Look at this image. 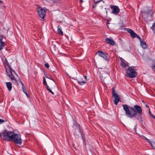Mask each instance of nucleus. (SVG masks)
<instances>
[{"instance_id":"nucleus-4","label":"nucleus","mask_w":155,"mask_h":155,"mask_svg":"<svg viewBox=\"0 0 155 155\" xmlns=\"http://www.w3.org/2000/svg\"><path fill=\"white\" fill-rule=\"evenodd\" d=\"M112 97L114 98L113 102L116 105L117 104L118 102L120 101V95L115 92L114 87H113L112 88Z\"/></svg>"},{"instance_id":"nucleus-17","label":"nucleus","mask_w":155,"mask_h":155,"mask_svg":"<svg viewBox=\"0 0 155 155\" xmlns=\"http://www.w3.org/2000/svg\"><path fill=\"white\" fill-rule=\"evenodd\" d=\"M19 80L20 81V83H21V84L22 85V90H23V91L25 93L27 92V91H26V88H25V87L24 85V84H23V83L21 81L20 78H19Z\"/></svg>"},{"instance_id":"nucleus-25","label":"nucleus","mask_w":155,"mask_h":155,"mask_svg":"<svg viewBox=\"0 0 155 155\" xmlns=\"http://www.w3.org/2000/svg\"><path fill=\"white\" fill-rule=\"evenodd\" d=\"M44 65H45V67L47 68H48L50 67L48 63H46Z\"/></svg>"},{"instance_id":"nucleus-23","label":"nucleus","mask_w":155,"mask_h":155,"mask_svg":"<svg viewBox=\"0 0 155 155\" xmlns=\"http://www.w3.org/2000/svg\"><path fill=\"white\" fill-rule=\"evenodd\" d=\"M43 84L45 85H47V83H46V80H45V77H43Z\"/></svg>"},{"instance_id":"nucleus-16","label":"nucleus","mask_w":155,"mask_h":155,"mask_svg":"<svg viewBox=\"0 0 155 155\" xmlns=\"http://www.w3.org/2000/svg\"><path fill=\"white\" fill-rule=\"evenodd\" d=\"M58 33L61 35H63V32L62 31L61 27L59 26H58Z\"/></svg>"},{"instance_id":"nucleus-11","label":"nucleus","mask_w":155,"mask_h":155,"mask_svg":"<svg viewBox=\"0 0 155 155\" xmlns=\"http://www.w3.org/2000/svg\"><path fill=\"white\" fill-rule=\"evenodd\" d=\"M78 82L79 84L80 85H82L85 84L87 82L86 80H84L83 77H80L78 79Z\"/></svg>"},{"instance_id":"nucleus-13","label":"nucleus","mask_w":155,"mask_h":155,"mask_svg":"<svg viewBox=\"0 0 155 155\" xmlns=\"http://www.w3.org/2000/svg\"><path fill=\"white\" fill-rule=\"evenodd\" d=\"M140 42L141 45L143 48L144 49L147 48V46L146 43L145 41H144L143 40H142L141 41H140Z\"/></svg>"},{"instance_id":"nucleus-12","label":"nucleus","mask_w":155,"mask_h":155,"mask_svg":"<svg viewBox=\"0 0 155 155\" xmlns=\"http://www.w3.org/2000/svg\"><path fill=\"white\" fill-rule=\"evenodd\" d=\"M152 11L150 10H149L145 12L144 13L142 14L144 16H149L151 15V13Z\"/></svg>"},{"instance_id":"nucleus-39","label":"nucleus","mask_w":155,"mask_h":155,"mask_svg":"<svg viewBox=\"0 0 155 155\" xmlns=\"http://www.w3.org/2000/svg\"><path fill=\"white\" fill-rule=\"evenodd\" d=\"M144 139H146V140H148L147 138H146L145 137H144Z\"/></svg>"},{"instance_id":"nucleus-14","label":"nucleus","mask_w":155,"mask_h":155,"mask_svg":"<svg viewBox=\"0 0 155 155\" xmlns=\"http://www.w3.org/2000/svg\"><path fill=\"white\" fill-rule=\"evenodd\" d=\"M6 85L8 90L10 91L12 89V84L10 82H7L6 83Z\"/></svg>"},{"instance_id":"nucleus-6","label":"nucleus","mask_w":155,"mask_h":155,"mask_svg":"<svg viewBox=\"0 0 155 155\" xmlns=\"http://www.w3.org/2000/svg\"><path fill=\"white\" fill-rule=\"evenodd\" d=\"M12 139L13 140L16 144H21L22 143V140L20 135L14 134Z\"/></svg>"},{"instance_id":"nucleus-40","label":"nucleus","mask_w":155,"mask_h":155,"mask_svg":"<svg viewBox=\"0 0 155 155\" xmlns=\"http://www.w3.org/2000/svg\"><path fill=\"white\" fill-rule=\"evenodd\" d=\"M3 3V2H2V1L0 0V3Z\"/></svg>"},{"instance_id":"nucleus-42","label":"nucleus","mask_w":155,"mask_h":155,"mask_svg":"<svg viewBox=\"0 0 155 155\" xmlns=\"http://www.w3.org/2000/svg\"><path fill=\"white\" fill-rule=\"evenodd\" d=\"M82 1V0H80V2H81Z\"/></svg>"},{"instance_id":"nucleus-33","label":"nucleus","mask_w":155,"mask_h":155,"mask_svg":"<svg viewBox=\"0 0 155 155\" xmlns=\"http://www.w3.org/2000/svg\"><path fill=\"white\" fill-rule=\"evenodd\" d=\"M149 114H150V116L152 117V116H154V115H153V114H151V112H150V110H149Z\"/></svg>"},{"instance_id":"nucleus-38","label":"nucleus","mask_w":155,"mask_h":155,"mask_svg":"<svg viewBox=\"0 0 155 155\" xmlns=\"http://www.w3.org/2000/svg\"><path fill=\"white\" fill-rule=\"evenodd\" d=\"M152 118L155 119V116H152Z\"/></svg>"},{"instance_id":"nucleus-2","label":"nucleus","mask_w":155,"mask_h":155,"mask_svg":"<svg viewBox=\"0 0 155 155\" xmlns=\"http://www.w3.org/2000/svg\"><path fill=\"white\" fill-rule=\"evenodd\" d=\"M6 64L10 70V72L11 73V74H9L7 72V70L6 69V71L7 73L8 74V76L9 77V78L11 80L13 83H17L18 84V81L15 78V76L13 74V72L16 75H17L16 72L13 69H12V68L11 67V66L10 65L8 62H6Z\"/></svg>"},{"instance_id":"nucleus-27","label":"nucleus","mask_w":155,"mask_h":155,"mask_svg":"<svg viewBox=\"0 0 155 155\" xmlns=\"http://www.w3.org/2000/svg\"><path fill=\"white\" fill-rule=\"evenodd\" d=\"M151 145L153 149H155V142H153L152 144H151Z\"/></svg>"},{"instance_id":"nucleus-18","label":"nucleus","mask_w":155,"mask_h":155,"mask_svg":"<svg viewBox=\"0 0 155 155\" xmlns=\"http://www.w3.org/2000/svg\"><path fill=\"white\" fill-rule=\"evenodd\" d=\"M44 75L47 78H48L50 79H51V80H52L53 81H54V79L52 78L47 73H45Z\"/></svg>"},{"instance_id":"nucleus-41","label":"nucleus","mask_w":155,"mask_h":155,"mask_svg":"<svg viewBox=\"0 0 155 155\" xmlns=\"http://www.w3.org/2000/svg\"><path fill=\"white\" fill-rule=\"evenodd\" d=\"M2 137V135L1 134V133H0V137Z\"/></svg>"},{"instance_id":"nucleus-5","label":"nucleus","mask_w":155,"mask_h":155,"mask_svg":"<svg viewBox=\"0 0 155 155\" xmlns=\"http://www.w3.org/2000/svg\"><path fill=\"white\" fill-rule=\"evenodd\" d=\"M14 132L12 131H5L3 132V135L4 139L7 141L12 139L14 134Z\"/></svg>"},{"instance_id":"nucleus-34","label":"nucleus","mask_w":155,"mask_h":155,"mask_svg":"<svg viewBox=\"0 0 155 155\" xmlns=\"http://www.w3.org/2000/svg\"><path fill=\"white\" fill-rule=\"evenodd\" d=\"M84 80H86V82H87V77L86 76V75H84Z\"/></svg>"},{"instance_id":"nucleus-37","label":"nucleus","mask_w":155,"mask_h":155,"mask_svg":"<svg viewBox=\"0 0 155 155\" xmlns=\"http://www.w3.org/2000/svg\"><path fill=\"white\" fill-rule=\"evenodd\" d=\"M145 106H146V107L149 108V106L147 104H146Z\"/></svg>"},{"instance_id":"nucleus-10","label":"nucleus","mask_w":155,"mask_h":155,"mask_svg":"<svg viewBox=\"0 0 155 155\" xmlns=\"http://www.w3.org/2000/svg\"><path fill=\"white\" fill-rule=\"evenodd\" d=\"M105 41L107 43L112 45L114 46L115 44V42L113 40L108 38L105 39Z\"/></svg>"},{"instance_id":"nucleus-1","label":"nucleus","mask_w":155,"mask_h":155,"mask_svg":"<svg viewBox=\"0 0 155 155\" xmlns=\"http://www.w3.org/2000/svg\"><path fill=\"white\" fill-rule=\"evenodd\" d=\"M122 106L125 111V115L127 117L130 118L134 117L139 119V117L141 118L142 110L140 106L136 105L132 107L127 104H123Z\"/></svg>"},{"instance_id":"nucleus-22","label":"nucleus","mask_w":155,"mask_h":155,"mask_svg":"<svg viewBox=\"0 0 155 155\" xmlns=\"http://www.w3.org/2000/svg\"><path fill=\"white\" fill-rule=\"evenodd\" d=\"M126 30L128 31V32L130 34H131V33L133 31V30L129 28H127L126 29Z\"/></svg>"},{"instance_id":"nucleus-3","label":"nucleus","mask_w":155,"mask_h":155,"mask_svg":"<svg viewBox=\"0 0 155 155\" xmlns=\"http://www.w3.org/2000/svg\"><path fill=\"white\" fill-rule=\"evenodd\" d=\"M126 75L127 76L130 78H134L136 77L137 73L134 70L130 67L127 70Z\"/></svg>"},{"instance_id":"nucleus-31","label":"nucleus","mask_w":155,"mask_h":155,"mask_svg":"<svg viewBox=\"0 0 155 155\" xmlns=\"http://www.w3.org/2000/svg\"><path fill=\"white\" fill-rule=\"evenodd\" d=\"M4 38V36L3 35H1L0 36V40H1V39L3 40Z\"/></svg>"},{"instance_id":"nucleus-43","label":"nucleus","mask_w":155,"mask_h":155,"mask_svg":"<svg viewBox=\"0 0 155 155\" xmlns=\"http://www.w3.org/2000/svg\"><path fill=\"white\" fill-rule=\"evenodd\" d=\"M134 129L135 130H136V128H135V127H134Z\"/></svg>"},{"instance_id":"nucleus-32","label":"nucleus","mask_w":155,"mask_h":155,"mask_svg":"<svg viewBox=\"0 0 155 155\" xmlns=\"http://www.w3.org/2000/svg\"><path fill=\"white\" fill-rule=\"evenodd\" d=\"M5 122V121L3 120L0 119V123L2 124Z\"/></svg>"},{"instance_id":"nucleus-36","label":"nucleus","mask_w":155,"mask_h":155,"mask_svg":"<svg viewBox=\"0 0 155 155\" xmlns=\"http://www.w3.org/2000/svg\"><path fill=\"white\" fill-rule=\"evenodd\" d=\"M25 94H26V95L27 96V97H30L29 95V94H28L27 92L25 93Z\"/></svg>"},{"instance_id":"nucleus-21","label":"nucleus","mask_w":155,"mask_h":155,"mask_svg":"<svg viewBox=\"0 0 155 155\" xmlns=\"http://www.w3.org/2000/svg\"><path fill=\"white\" fill-rule=\"evenodd\" d=\"M130 35L132 37L134 38H136V36L137 35V34L133 31Z\"/></svg>"},{"instance_id":"nucleus-7","label":"nucleus","mask_w":155,"mask_h":155,"mask_svg":"<svg viewBox=\"0 0 155 155\" xmlns=\"http://www.w3.org/2000/svg\"><path fill=\"white\" fill-rule=\"evenodd\" d=\"M37 11L39 17L43 19L46 15V11L44 9L40 7H38L37 8Z\"/></svg>"},{"instance_id":"nucleus-26","label":"nucleus","mask_w":155,"mask_h":155,"mask_svg":"<svg viewBox=\"0 0 155 155\" xmlns=\"http://www.w3.org/2000/svg\"><path fill=\"white\" fill-rule=\"evenodd\" d=\"M61 2V0H53V2L55 3H59Z\"/></svg>"},{"instance_id":"nucleus-35","label":"nucleus","mask_w":155,"mask_h":155,"mask_svg":"<svg viewBox=\"0 0 155 155\" xmlns=\"http://www.w3.org/2000/svg\"><path fill=\"white\" fill-rule=\"evenodd\" d=\"M152 68L153 71L155 72V65L152 67Z\"/></svg>"},{"instance_id":"nucleus-29","label":"nucleus","mask_w":155,"mask_h":155,"mask_svg":"<svg viewBox=\"0 0 155 155\" xmlns=\"http://www.w3.org/2000/svg\"><path fill=\"white\" fill-rule=\"evenodd\" d=\"M0 44L5 46V43L1 39V40H0Z\"/></svg>"},{"instance_id":"nucleus-20","label":"nucleus","mask_w":155,"mask_h":155,"mask_svg":"<svg viewBox=\"0 0 155 155\" xmlns=\"http://www.w3.org/2000/svg\"><path fill=\"white\" fill-rule=\"evenodd\" d=\"M46 88H47V90L49 91V92L51 93L52 94H54V93L50 89L48 86L47 84V85H46Z\"/></svg>"},{"instance_id":"nucleus-19","label":"nucleus","mask_w":155,"mask_h":155,"mask_svg":"<svg viewBox=\"0 0 155 155\" xmlns=\"http://www.w3.org/2000/svg\"><path fill=\"white\" fill-rule=\"evenodd\" d=\"M150 29H152L154 33L155 34V22L150 27Z\"/></svg>"},{"instance_id":"nucleus-9","label":"nucleus","mask_w":155,"mask_h":155,"mask_svg":"<svg viewBox=\"0 0 155 155\" xmlns=\"http://www.w3.org/2000/svg\"><path fill=\"white\" fill-rule=\"evenodd\" d=\"M110 8L113 9L112 13L115 14H117L120 12V9L117 6L111 5Z\"/></svg>"},{"instance_id":"nucleus-15","label":"nucleus","mask_w":155,"mask_h":155,"mask_svg":"<svg viewBox=\"0 0 155 155\" xmlns=\"http://www.w3.org/2000/svg\"><path fill=\"white\" fill-rule=\"evenodd\" d=\"M120 60L121 61V65L122 67L123 68H125L126 67V65L125 63V60L122 58H120Z\"/></svg>"},{"instance_id":"nucleus-28","label":"nucleus","mask_w":155,"mask_h":155,"mask_svg":"<svg viewBox=\"0 0 155 155\" xmlns=\"http://www.w3.org/2000/svg\"><path fill=\"white\" fill-rule=\"evenodd\" d=\"M136 37L138 39H139L140 41L142 40V39L140 37L137 35L136 36Z\"/></svg>"},{"instance_id":"nucleus-8","label":"nucleus","mask_w":155,"mask_h":155,"mask_svg":"<svg viewBox=\"0 0 155 155\" xmlns=\"http://www.w3.org/2000/svg\"><path fill=\"white\" fill-rule=\"evenodd\" d=\"M96 54H98L99 56L107 60H108L109 56L106 53L99 51H97Z\"/></svg>"},{"instance_id":"nucleus-24","label":"nucleus","mask_w":155,"mask_h":155,"mask_svg":"<svg viewBox=\"0 0 155 155\" xmlns=\"http://www.w3.org/2000/svg\"><path fill=\"white\" fill-rule=\"evenodd\" d=\"M102 1H103L102 0H99L97 2H96V3H95V4L94 5H93V7L94 8V7H96V4L98 3L99 2H101Z\"/></svg>"},{"instance_id":"nucleus-30","label":"nucleus","mask_w":155,"mask_h":155,"mask_svg":"<svg viewBox=\"0 0 155 155\" xmlns=\"http://www.w3.org/2000/svg\"><path fill=\"white\" fill-rule=\"evenodd\" d=\"M5 46L1 45H0V50H2L3 48Z\"/></svg>"}]
</instances>
